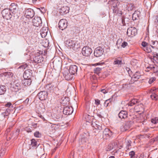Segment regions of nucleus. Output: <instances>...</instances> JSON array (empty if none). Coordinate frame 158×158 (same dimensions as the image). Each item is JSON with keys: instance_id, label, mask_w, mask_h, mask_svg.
I'll list each match as a JSON object with an SVG mask.
<instances>
[{"instance_id": "nucleus-1", "label": "nucleus", "mask_w": 158, "mask_h": 158, "mask_svg": "<svg viewBox=\"0 0 158 158\" xmlns=\"http://www.w3.org/2000/svg\"><path fill=\"white\" fill-rule=\"evenodd\" d=\"M66 44L68 48L73 50H77L80 47V45L78 42L69 40L66 41Z\"/></svg>"}, {"instance_id": "nucleus-2", "label": "nucleus", "mask_w": 158, "mask_h": 158, "mask_svg": "<svg viewBox=\"0 0 158 158\" xmlns=\"http://www.w3.org/2000/svg\"><path fill=\"white\" fill-rule=\"evenodd\" d=\"M92 52L91 48L89 47H84L82 49V53L84 56H88L90 55Z\"/></svg>"}, {"instance_id": "nucleus-3", "label": "nucleus", "mask_w": 158, "mask_h": 158, "mask_svg": "<svg viewBox=\"0 0 158 158\" xmlns=\"http://www.w3.org/2000/svg\"><path fill=\"white\" fill-rule=\"evenodd\" d=\"M137 31L136 28L131 27L127 29V34L129 36L133 37L137 34Z\"/></svg>"}, {"instance_id": "nucleus-4", "label": "nucleus", "mask_w": 158, "mask_h": 158, "mask_svg": "<svg viewBox=\"0 0 158 158\" xmlns=\"http://www.w3.org/2000/svg\"><path fill=\"white\" fill-rule=\"evenodd\" d=\"M104 51L102 48L99 47L97 48L94 51V55L97 57L101 56L103 53Z\"/></svg>"}, {"instance_id": "nucleus-5", "label": "nucleus", "mask_w": 158, "mask_h": 158, "mask_svg": "<svg viewBox=\"0 0 158 158\" xmlns=\"http://www.w3.org/2000/svg\"><path fill=\"white\" fill-rule=\"evenodd\" d=\"M67 21L65 19H61L59 22V27L60 29L63 30L67 26Z\"/></svg>"}, {"instance_id": "nucleus-6", "label": "nucleus", "mask_w": 158, "mask_h": 158, "mask_svg": "<svg viewBox=\"0 0 158 158\" xmlns=\"http://www.w3.org/2000/svg\"><path fill=\"white\" fill-rule=\"evenodd\" d=\"M33 25L35 27H38L41 25L42 21L40 17H35L32 20Z\"/></svg>"}, {"instance_id": "nucleus-7", "label": "nucleus", "mask_w": 158, "mask_h": 158, "mask_svg": "<svg viewBox=\"0 0 158 158\" xmlns=\"http://www.w3.org/2000/svg\"><path fill=\"white\" fill-rule=\"evenodd\" d=\"M48 95V92L45 91H41L38 94L39 99L41 100H46L47 98Z\"/></svg>"}, {"instance_id": "nucleus-8", "label": "nucleus", "mask_w": 158, "mask_h": 158, "mask_svg": "<svg viewBox=\"0 0 158 158\" xmlns=\"http://www.w3.org/2000/svg\"><path fill=\"white\" fill-rule=\"evenodd\" d=\"M25 15L27 18L31 19L34 16V11L33 10L31 9H27L25 11Z\"/></svg>"}, {"instance_id": "nucleus-9", "label": "nucleus", "mask_w": 158, "mask_h": 158, "mask_svg": "<svg viewBox=\"0 0 158 158\" xmlns=\"http://www.w3.org/2000/svg\"><path fill=\"white\" fill-rule=\"evenodd\" d=\"M112 135L111 131L108 128H105L103 131V137L105 139H107Z\"/></svg>"}, {"instance_id": "nucleus-10", "label": "nucleus", "mask_w": 158, "mask_h": 158, "mask_svg": "<svg viewBox=\"0 0 158 158\" xmlns=\"http://www.w3.org/2000/svg\"><path fill=\"white\" fill-rule=\"evenodd\" d=\"M63 111L64 114L68 115L72 113L73 109L72 107L66 106L64 108Z\"/></svg>"}, {"instance_id": "nucleus-11", "label": "nucleus", "mask_w": 158, "mask_h": 158, "mask_svg": "<svg viewBox=\"0 0 158 158\" xmlns=\"http://www.w3.org/2000/svg\"><path fill=\"white\" fill-rule=\"evenodd\" d=\"M77 70V67L75 65H72L70 66L69 69V72L72 74L74 75L75 74Z\"/></svg>"}, {"instance_id": "nucleus-12", "label": "nucleus", "mask_w": 158, "mask_h": 158, "mask_svg": "<svg viewBox=\"0 0 158 158\" xmlns=\"http://www.w3.org/2000/svg\"><path fill=\"white\" fill-rule=\"evenodd\" d=\"M15 83L13 85V90L15 92H17L21 89L22 87L20 83L19 82L15 83Z\"/></svg>"}, {"instance_id": "nucleus-13", "label": "nucleus", "mask_w": 158, "mask_h": 158, "mask_svg": "<svg viewBox=\"0 0 158 158\" xmlns=\"http://www.w3.org/2000/svg\"><path fill=\"white\" fill-rule=\"evenodd\" d=\"M93 127L95 129L98 130L99 131L102 129V125L97 122H94L92 123Z\"/></svg>"}, {"instance_id": "nucleus-14", "label": "nucleus", "mask_w": 158, "mask_h": 158, "mask_svg": "<svg viewBox=\"0 0 158 158\" xmlns=\"http://www.w3.org/2000/svg\"><path fill=\"white\" fill-rule=\"evenodd\" d=\"M31 71L30 70H26L23 74V77L26 78H30L32 75Z\"/></svg>"}, {"instance_id": "nucleus-15", "label": "nucleus", "mask_w": 158, "mask_h": 158, "mask_svg": "<svg viewBox=\"0 0 158 158\" xmlns=\"http://www.w3.org/2000/svg\"><path fill=\"white\" fill-rule=\"evenodd\" d=\"M69 8L67 6H63L60 9V13L62 14H65L69 12Z\"/></svg>"}, {"instance_id": "nucleus-16", "label": "nucleus", "mask_w": 158, "mask_h": 158, "mask_svg": "<svg viewBox=\"0 0 158 158\" xmlns=\"http://www.w3.org/2000/svg\"><path fill=\"white\" fill-rule=\"evenodd\" d=\"M118 116L121 118H125L127 117V113L126 111H121L118 114Z\"/></svg>"}, {"instance_id": "nucleus-17", "label": "nucleus", "mask_w": 158, "mask_h": 158, "mask_svg": "<svg viewBox=\"0 0 158 158\" xmlns=\"http://www.w3.org/2000/svg\"><path fill=\"white\" fill-rule=\"evenodd\" d=\"M122 58L121 57H118V58H115L113 64L114 65H117L118 66H119L122 64Z\"/></svg>"}, {"instance_id": "nucleus-18", "label": "nucleus", "mask_w": 158, "mask_h": 158, "mask_svg": "<svg viewBox=\"0 0 158 158\" xmlns=\"http://www.w3.org/2000/svg\"><path fill=\"white\" fill-rule=\"evenodd\" d=\"M65 78L66 80H69L72 79L73 77V74H72L71 73L69 72V73H68L65 72L64 73Z\"/></svg>"}, {"instance_id": "nucleus-19", "label": "nucleus", "mask_w": 158, "mask_h": 158, "mask_svg": "<svg viewBox=\"0 0 158 158\" xmlns=\"http://www.w3.org/2000/svg\"><path fill=\"white\" fill-rule=\"evenodd\" d=\"M2 14L3 17H5L6 18L10 14L9 10L7 9L3 10L2 11Z\"/></svg>"}, {"instance_id": "nucleus-20", "label": "nucleus", "mask_w": 158, "mask_h": 158, "mask_svg": "<svg viewBox=\"0 0 158 158\" xmlns=\"http://www.w3.org/2000/svg\"><path fill=\"white\" fill-rule=\"evenodd\" d=\"M152 47V46L149 45L146 48H144L143 50L147 53H150L152 52L151 48Z\"/></svg>"}, {"instance_id": "nucleus-21", "label": "nucleus", "mask_w": 158, "mask_h": 158, "mask_svg": "<svg viewBox=\"0 0 158 158\" xmlns=\"http://www.w3.org/2000/svg\"><path fill=\"white\" fill-rule=\"evenodd\" d=\"M138 100L137 99H133L131 100L128 103L129 106H132L138 102Z\"/></svg>"}, {"instance_id": "nucleus-22", "label": "nucleus", "mask_w": 158, "mask_h": 158, "mask_svg": "<svg viewBox=\"0 0 158 158\" xmlns=\"http://www.w3.org/2000/svg\"><path fill=\"white\" fill-rule=\"evenodd\" d=\"M57 88V86L55 85L50 84L49 87V89L51 91L53 92L55 91L56 90Z\"/></svg>"}, {"instance_id": "nucleus-23", "label": "nucleus", "mask_w": 158, "mask_h": 158, "mask_svg": "<svg viewBox=\"0 0 158 158\" xmlns=\"http://www.w3.org/2000/svg\"><path fill=\"white\" fill-rule=\"evenodd\" d=\"M6 91V89L4 86H0V95H2L4 94Z\"/></svg>"}, {"instance_id": "nucleus-24", "label": "nucleus", "mask_w": 158, "mask_h": 158, "mask_svg": "<svg viewBox=\"0 0 158 158\" xmlns=\"http://www.w3.org/2000/svg\"><path fill=\"white\" fill-rule=\"evenodd\" d=\"M113 10V11L114 13H115L116 14H118L121 15L122 14V12L121 11H119L118 8L115 7L114 8H112Z\"/></svg>"}, {"instance_id": "nucleus-25", "label": "nucleus", "mask_w": 158, "mask_h": 158, "mask_svg": "<svg viewBox=\"0 0 158 158\" xmlns=\"http://www.w3.org/2000/svg\"><path fill=\"white\" fill-rule=\"evenodd\" d=\"M3 75L8 77L10 78L13 77V74L10 72H6L4 73Z\"/></svg>"}, {"instance_id": "nucleus-26", "label": "nucleus", "mask_w": 158, "mask_h": 158, "mask_svg": "<svg viewBox=\"0 0 158 158\" xmlns=\"http://www.w3.org/2000/svg\"><path fill=\"white\" fill-rule=\"evenodd\" d=\"M140 75L139 73L136 72L133 76V78H134L135 79V81H136L140 78Z\"/></svg>"}, {"instance_id": "nucleus-27", "label": "nucleus", "mask_w": 158, "mask_h": 158, "mask_svg": "<svg viewBox=\"0 0 158 158\" xmlns=\"http://www.w3.org/2000/svg\"><path fill=\"white\" fill-rule=\"evenodd\" d=\"M151 97L152 99L154 100H156L158 99V95L156 94L154 92L151 95Z\"/></svg>"}, {"instance_id": "nucleus-28", "label": "nucleus", "mask_w": 158, "mask_h": 158, "mask_svg": "<svg viewBox=\"0 0 158 158\" xmlns=\"http://www.w3.org/2000/svg\"><path fill=\"white\" fill-rule=\"evenodd\" d=\"M129 156L131 158H137V157L135 154V152L133 151H131L129 153Z\"/></svg>"}, {"instance_id": "nucleus-29", "label": "nucleus", "mask_w": 158, "mask_h": 158, "mask_svg": "<svg viewBox=\"0 0 158 158\" xmlns=\"http://www.w3.org/2000/svg\"><path fill=\"white\" fill-rule=\"evenodd\" d=\"M152 44L154 46H153L152 48H158V41H152Z\"/></svg>"}, {"instance_id": "nucleus-30", "label": "nucleus", "mask_w": 158, "mask_h": 158, "mask_svg": "<svg viewBox=\"0 0 158 158\" xmlns=\"http://www.w3.org/2000/svg\"><path fill=\"white\" fill-rule=\"evenodd\" d=\"M151 122L154 124L158 123V117H155L151 119Z\"/></svg>"}, {"instance_id": "nucleus-31", "label": "nucleus", "mask_w": 158, "mask_h": 158, "mask_svg": "<svg viewBox=\"0 0 158 158\" xmlns=\"http://www.w3.org/2000/svg\"><path fill=\"white\" fill-rule=\"evenodd\" d=\"M152 56L153 57L154 60H156L158 59V53L156 52H153L152 54Z\"/></svg>"}, {"instance_id": "nucleus-32", "label": "nucleus", "mask_w": 158, "mask_h": 158, "mask_svg": "<svg viewBox=\"0 0 158 158\" xmlns=\"http://www.w3.org/2000/svg\"><path fill=\"white\" fill-rule=\"evenodd\" d=\"M158 68V67L156 66L151 67V69L154 71V73H157L158 74V70H157Z\"/></svg>"}, {"instance_id": "nucleus-33", "label": "nucleus", "mask_w": 158, "mask_h": 158, "mask_svg": "<svg viewBox=\"0 0 158 158\" xmlns=\"http://www.w3.org/2000/svg\"><path fill=\"white\" fill-rule=\"evenodd\" d=\"M149 45L147 42L144 41L143 42L141 43V45L142 46V49L143 50L144 48H146Z\"/></svg>"}, {"instance_id": "nucleus-34", "label": "nucleus", "mask_w": 158, "mask_h": 158, "mask_svg": "<svg viewBox=\"0 0 158 158\" xmlns=\"http://www.w3.org/2000/svg\"><path fill=\"white\" fill-rule=\"evenodd\" d=\"M31 145L32 146H36L37 145V142L35 139H33L31 140Z\"/></svg>"}, {"instance_id": "nucleus-35", "label": "nucleus", "mask_w": 158, "mask_h": 158, "mask_svg": "<svg viewBox=\"0 0 158 158\" xmlns=\"http://www.w3.org/2000/svg\"><path fill=\"white\" fill-rule=\"evenodd\" d=\"M120 152L119 151H116L114 154V155L117 158H119V155L120 154Z\"/></svg>"}, {"instance_id": "nucleus-36", "label": "nucleus", "mask_w": 158, "mask_h": 158, "mask_svg": "<svg viewBox=\"0 0 158 158\" xmlns=\"http://www.w3.org/2000/svg\"><path fill=\"white\" fill-rule=\"evenodd\" d=\"M117 1H115L112 3V8H114L115 7H117Z\"/></svg>"}, {"instance_id": "nucleus-37", "label": "nucleus", "mask_w": 158, "mask_h": 158, "mask_svg": "<svg viewBox=\"0 0 158 158\" xmlns=\"http://www.w3.org/2000/svg\"><path fill=\"white\" fill-rule=\"evenodd\" d=\"M34 135L35 137L37 138L40 137L41 136V134L38 131L35 132L34 134Z\"/></svg>"}, {"instance_id": "nucleus-38", "label": "nucleus", "mask_w": 158, "mask_h": 158, "mask_svg": "<svg viewBox=\"0 0 158 158\" xmlns=\"http://www.w3.org/2000/svg\"><path fill=\"white\" fill-rule=\"evenodd\" d=\"M5 153V151L4 149H1L0 153V156H3Z\"/></svg>"}, {"instance_id": "nucleus-39", "label": "nucleus", "mask_w": 158, "mask_h": 158, "mask_svg": "<svg viewBox=\"0 0 158 158\" xmlns=\"http://www.w3.org/2000/svg\"><path fill=\"white\" fill-rule=\"evenodd\" d=\"M128 45V43L127 42L125 41H123L121 45V46L123 48H125L126 46Z\"/></svg>"}, {"instance_id": "nucleus-40", "label": "nucleus", "mask_w": 158, "mask_h": 158, "mask_svg": "<svg viewBox=\"0 0 158 158\" xmlns=\"http://www.w3.org/2000/svg\"><path fill=\"white\" fill-rule=\"evenodd\" d=\"M101 70V69L99 68H96L94 70L95 72L97 73H99Z\"/></svg>"}, {"instance_id": "nucleus-41", "label": "nucleus", "mask_w": 158, "mask_h": 158, "mask_svg": "<svg viewBox=\"0 0 158 158\" xmlns=\"http://www.w3.org/2000/svg\"><path fill=\"white\" fill-rule=\"evenodd\" d=\"M156 80V78L155 77H152L150 79L149 83L151 84L155 80Z\"/></svg>"}, {"instance_id": "nucleus-42", "label": "nucleus", "mask_w": 158, "mask_h": 158, "mask_svg": "<svg viewBox=\"0 0 158 158\" xmlns=\"http://www.w3.org/2000/svg\"><path fill=\"white\" fill-rule=\"evenodd\" d=\"M56 126L55 124H52L50 127L52 129H51L50 130H52V131H55L56 130L55 127Z\"/></svg>"}, {"instance_id": "nucleus-43", "label": "nucleus", "mask_w": 158, "mask_h": 158, "mask_svg": "<svg viewBox=\"0 0 158 158\" xmlns=\"http://www.w3.org/2000/svg\"><path fill=\"white\" fill-rule=\"evenodd\" d=\"M101 92L104 94H105L108 92V90L107 89H102L101 90Z\"/></svg>"}, {"instance_id": "nucleus-44", "label": "nucleus", "mask_w": 158, "mask_h": 158, "mask_svg": "<svg viewBox=\"0 0 158 158\" xmlns=\"http://www.w3.org/2000/svg\"><path fill=\"white\" fill-rule=\"evenodd\" d=\"M47 31H46L45 32L43 33L42 32V30H41V34L42 36V37H44L47 35L46 33Z\"/></svg>"}, {"instance_id": "nucleus-45", "label": "nucleus", "mask_w": 158, "mask_h": 158, "mask_svg": "<svg viewBox=\"0 0 158 158\" xmlns=\"http://www.w3.org/2000/svg\"><path fill=\"white\" fill-rule=\"evenodd\" d=\"M12 105L11 103L10 102H8L7 103V104L5 105V106L6 107H9L11 106Z\"/></svg>"}, {"instance_id": "nucleus-46", "label": "nucleus", "mask_w": 158, "mask_h": 158, "mask_svg": "<svg viewBox=\"0 0 158 158\" xmlns=\"http://www.w3.org/2000/svg\"><path fill=\"white\" fill-rule=\"evenodd\" d=\"M100 103V101L98 99H96L95 100V104L97 105L98 106V105Z\"/></svg>"}, {"instance_id": "nucleus-47", "label": "nucleus", "mask_w": 158, "mask_h": 158, "mask_svg": "<svg viewBox=\"0 0 158 158\" xmlns=\"http://www.w3.org/2000/svg\"><path fill=\"white\" fill-rule=\"evenodd\" d=\"M137 15V14L136 12L134 13L133 14L132 18H133V19H134V18H135V19L134 20H135L137 19V18L136 17Z\"/></svg>"}, {"instance_id": "nucleus-48", "label": "nucleus", "mask_w": 158, "mask_h": 158, "mask_svg": "<svg viewBox=\"0 0 158 158\" xmlns=\"http://www.w3.org/2000/svg\"><path fill=\"white\" fill-rule=\"evenodd\" d=\"M112 149V148L111 146H108L107 148V151H110Z\"/></svg>"}, {"instance_id": "nucleus-49", "label": "nucleus", "mask_w": 158, "mask_h": 158, "mask_svg": "<svg viewBox=\"0 0 158 158\" xmlns=\"http://www.w3.org/2000/svg\"><path fill=\"white\" fill-rule=\"evenodd\" d=\"M29 81H30L29 82V85H30L31 84V81H30L29 80H26L25 81V82H26V83H27V82H28ZM27 85H29L28 83L27 84Z\"/></svg>"}, {"instance_id": "nucleus-50", "label": "nucleus", "mask_w": 158, "mask_h": 158, "mask_svg": "<svg viewBox=\"0 0 158 158\" xmlns=\"http://www.w3.org/2000/svg\"><path fill=\"white\" fill-rule=\"evenodd\" d=\"M40 117L43 119L44 120H45L44 118L42 115H40Z\"/></svg>"}, {"instance_id": "nucleus-51", "label": "nucleus", "mask_w": 158, "mask_h": 158, "mask_svg": "<svg viewBox=\"0 0 158 158\" xmlns=\"http://www.w3.org/2000/svg\"><path fill=\"white\" fill-rule=\"evenodd\" d=\"M40 158H45V155L44 154L42 155V156Z\"/></svg>"}, {"instance_id": "nucleus-52", "label": "nucleus", "mask_w": 158, "mask_h": 158, "mask_svg": "<svg viewBox=\"0 0 158 158\" xmlns=\"http://www.w3.org/2000/svg\"><path fill=\"white\" fill-rule=\"evenodd\" d=\"M36 1L37 0H32L33 2L34 3H35Z\"/></svg>"}, {"instance_id": "nucleus-53", "label": "nucleus", "mask_w": 158, "mask_h": 158, "mask_svg": "<svg viewBox=\"0 0 158 158\" xmlns=\"http://www.w3.org/2000/svg\"><path fill=\"white\" fill-rule=\"evenodd\" d=\"M109 158H115V157L114 156H111L109 157Z\"/></svg>"}, {"instance_id": "nucleus-54", "label": "nucleus", "mask_w": 158, "mask_h": 158, "mask_svg": "<svg viewBox=\"0 0 158 158\" xmlns=\"http://www.w3.org/2000/svg\"><path fill=\"white\" fill-rule=\"evenodd\" d=\"M108 101H109V100H107L105 102V103H106L107 102H108Z\"/></svg>"}, {"instance_id": "nucleus-55", "label": "nucleus", "mask_w": 158, "mask_h": 158, "mask_svg": "<svg viewBox=\"0 0 158 158\" xmlns=\"http://www.w3.org/2000/svg\"><path fill=\"white\" fill-rule=\"evenodd\" d=\"M87 116V117H88L89 118L91 117V116H89V115H88Z\"/></svg>"}, {"instance_id": "nucleus-56", "label": "nucleus", "mask_w": 158, "mask_h": 158, "mask_svg": "<svg viewBox=\"0 0 158 158\" xmlns=\"http://www.w3.org/2000/svg\"><path fill=\"white\" fill-rule=\"evenodd\" d=\"M2 156H0V158H1Z\"/></svg>"}, {"instance_id": "nucleus-57", "label": "nucleus", "mask_w": 158, "mask_h": 158, "mask_svg": "<svg viewBox=\"0 0 158 158\" xmlns=\"http://www.w3.org/2000/svg\"><path fill=\"white\" fill-rule=\"evenodd\" d=\"M54 158H57L56 157H55Z\"/></svg>"}]
</instances>
